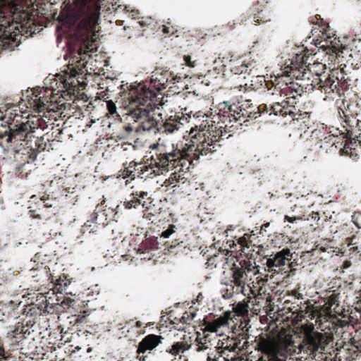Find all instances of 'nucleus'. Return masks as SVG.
<instances>
[{
    "mask_svg": "<svg viewBox=\"0 0 361 361\" xmlns=\"http://www.w3.org/2000/svg\"><path fill=\"white\" fill-rule=\"evenodd\" d=\"M130 90L128 94L122 96L130 100H117L114 102V123L119 125L123 121L128 123L120 128H123V135H117L120 139L126 138L133 132L147 131L154 134L159 132L172 133L178 130L183 123L178 116H171L164 122L159 123L155 117L154 110L159 104L156 94L142 86Z\"/></svg>",
    "mask_w": 361,
    "mask_h": 361,
    "instance_id": "nucleus-1",
    "label": "nucleus"
},
{
    "mask_svg": "<svg viewBox=\"0 0 361 361\" xmlns=\"http://www.w3.org/2000/svg\"><path fill=\"white\" fill-rule=\"evenodd\" d=\"M99 16V8L85 15L78 23L73 32L76 40L80 43L78 55L72 59L68 70L56 75V85L61 96H72L78 93L82 82L79 80L80 75L87 73V66L92 64V54L97 51L99 36L97 27Z\"/></svg>",
    "mask_w": 361,
    "mask_h": 361,
    "instance_id": "nucleus-2",
    "label": "nucleus"
},
{
    "mask_svg": "<svg viewBox=\"0 0 361 361\" xmlns=\"http://www.w3.org/2000/svg\"><path fill=\"white\" fill-rule=\"evenodd\" d=\"M214 121L206 117L200 123L195 124L188 132L190 140L184 146L178 148L173 147L171 152L157 154L154 160L157 168L169 171L180 166V170L188 164L190 165L193 160H198L200 156H206L216 152L221 144L218 143L221 133L216 127Z\"/></svg>",
    "mask_w": 361,
    "mask_h": 361,
    "instance_id": "nucleus-3",
    "label": "nucleus"
},
{
    "mask_svg": "<svg viewBox=\"0 0 361 361\" xmlns=\"http://www.w3.org/2000/svg\"><path fill=\"white\" fill-rule=\"evenodd\" d=\"M39 96V98L34 100V109L40 113L45 109L43 115H35L27 118L26 122L20 123H10L8 131L6 130L0 134L1 144L6 143V147H11L19 152L22 150L19 147L22 146L24 152L23 154H27L28 159L34 161L39 152L44 151L47 147V143L50 142L47 138L45 140L44 135H35L38 129L44 130L49 125L54 124L50 118L51 112L56 113L54 109L47 107V103L55 102L54 97L49 99Z\"/></svg>",
    "mask_w": 361,
    "mask_h": 361,
    "instance_id": "nucleus-4",
    "label": "nucleus"
},
{
    "mask_svg": "<svg viewBox=\"0 0 361 361\" xmlns=\"http://www.w3.org/2000/svg\"><path fill=\"white\" fill-rule=\"evenodd\" d=\"M217 109L218 113L216 115L211 116L204 114L202 120H206V117H208L215 121L213 124L219 128L221 133V137L218 140L219 144L221 140H224L227 132H234L243 123L259 116L257 106L253 105L251 100L249 99L238 102V104L223 102L219 104Z\"/></svg>",
    "mask_w": 361,
    "mask_h": 361,
    "instance_id": "nucleus-5",
    "label": "nucleus"
},
{
    "mask_svg": "<svg viewBox=\"0 0 361 361\" xmlns=\"http://www.w3.org/2000/svg\"><path fill=\"white\" fill-rule=\"evenodd\" d=\"M303 338L302 341L295 342L291 335L275 338L268 334L261 333L262 337L272 343H279L281 341L289 342L291 348L295 349V355L304 352L309 355L315 356L317 353H322L326 348L328 342L325 334L314 330L313 326H302Z\"/></svg>",
    "mask_w": 361,
    "mask_h": 361,
    "instance_id": "nucleus-6",
    "label": "nucleus"
},
{
    "mask_svg": "<svg viewBox=\"0 0 361 361\" xmlns=\"http://www.w3.org/2000/svg\"><path fill=\"white\" fill-rule=\"evenodd\" d=\"M310 22L317 25L312 30V35H317L315 44L320 45L319 48L325 52L324 61L330 63L336 62V59L342 56L345 47L341 42L339 37H335L331 32L329 23H326L320 16H314L310 18Z\"/></svg>",
    "mask_w": 361,
    "mask_h": 361,
    "instance_id": "nucleus-7",
    "label": "nucleus"
},
{
    "mask_svg": "<svg viewBox=\"0 0 361 361\" xmlns=\"http://www.w3.org/2000/svg\"><path fill=\"white\" fill-rule=\"evenodd\" d=\"M252 345L255 350L260 353L256 361H297L294 357L295 349L286 341L277 344L258 335L255 337Z\"/></svg>",
    "mask_w": 361,
    "mask_h": 361,
    "instance_id": "nucleus-8",
    "label": "nucleus"
},
{
    "mask_svg": "<svg viewBox=\"0 0 361 361\" xmlns=\"http://www.w3.org/2000/svg\"><path fill=\"white\" fill-rule=\"evenodd\" d=\"M304 54H297L290 63L285 67L283 74L288 77H325L326 65L321 62H308L309 50Z\"/></svg>",
    "mask_w": 361,
    "mask_h": 361,
    "instance_id": "nucleus-9",
    "label": "nucleus"
},
{
    "mask_svg": "<svg viewBox=\"0 0 361 361\" xmlns=\"http://www.w3.org/2000/svg\"><path fill=\"white\" fill-rule=\"evenodd\" d=\"M255 267L250 260L237 259L231 268L233 279L230 281L231 289L226 290V293L224 294V298H229L233 293H242L245 295V286L247 279V273L252 271Z\"/></svg>",
    "mask_w": 361,
    "mask_h": 361,
    "instance_id": "nucleus-10",
    "label": "nucleus"
},
{
    "mask_svg": "<svg viewBox=\"0 0 361 361\" xmlns=\"http://www.w3.org/2000/svg\"><path fill=\"white\" fill-rule=\"evenodd\" d=\"M169 77H171V72L169 71H162L161 73H155L150 80L149 86L147 87L146 85L143 83H138L136 85L130 84L128 85V83L126 84H121L118 87L120 89V92H118L119 96L116 98V100H130L128 97L125 98L126 97L121 96L124 94H128L132 89H137L139 88L138 86H142L145 90H149L150 91H152L156 95L157 93L154 92L153 89L155 90L160 92L164 89H166L168 87V80ZM157 99V97H156Z\"/></svg>",
    "mask_w": 361,
    "mask_h": 361,
    "instance_id": "nucleus-11",
    "label": "nucleus"
},
{
    "mask_svg": "<svg viewBox=\"0 0 361 361\" xmlns=\"http://www.w3.org/2000/svg\"><path fill=\"white\" fill-rule=\"evenodd\" d=\"M334 75L343 92L349 88L361 87V68L360 67L344 65L341 68H333L332 77Z\"/></svg>",
    "mask_w": 361,
    "mask_h": 361,
    "instance_id": "nucleus-12",
    "label": "nucleus"
},
{
    "mask_svg": "<svg viewBox=\"0 0 361 361\" xmlns=\"http://www.w3.org/2000/svg\"><path fill=\"white\" fill-rule=\"evenodd\" d=\"M246 343V341L242 343V339L238 336H226L219 341L217 348L226 361H236L239 358L238 351L241 350Z\"/></svg>",
    "mask_w": 361,
    "mask_h": 361,
    "instance_id": "nucleus-13",
    "label": "nucleus"
},
{
    "mask_svg": "<svg viewBox=\"0 0 361 361\" xmlns=\"http://www.w3.org/2000/svg\"><path fill=\"white\" fill-rule=\"evenodd\" d=\"M152 165V163L147 164V163L138 164L132 161L129 164L128 166H124L123 169H121L118 171L116 178H122L125 179L127 177H132V179H134L135 176L142 179L147 178L156 173L154 168ZM123 166H125L124 164Z\"/></svg>",
    "mask_w": 361,
    "mask_h": 361,
    "instance_id": "nucleus-14",
    "label": "nucleus"
},
{
    "mask_svg": "<svg viewBox=\"0 0 361 361\" xmlns=\"http://www.w3.org/2000/svg\"><path fill=\"white\" fill-rule=\"evenodd\" d=\"M259 82L260 85H262V82L265 83V85L267 87L269 91H271L272 88H274V91L271 92V94H277L276 92L282 93L284 96L286 97V100H291L293 98L295 99V101H298V96H301L302 94V89H300L298 87H295L296 84L293 82H290L289 84L286 83L284 87H277V85H274V83H271V87H269L268 84L266 82L265 78L263 76H256L255 80H251L250 86H252L253 90H257L259 88L258 86L255 85L253 82Z\"/></svg>",
    "mask_w": 361,
    "mask_h": 361,
    "instance_id": "nucleus-15",
    "label": "nucleus"
},
{
    "mask_svg": "<svg viewBox=\"0 0 361 361\" xmlns=\"http://www.w3.org/2000/svg\"><path fill=\"white\" fill-rule=\"evenodd\" d=\"M0 23V41L4 49H13L17 47L21 38L20 31L13 23L4 20Z\"/></svg>",
    "mask_w": 361,
    "mask_h": 361,
    "instance_id": "nucleus-16",
    "label": "nucleus"
},
{
    "mask_svg": "<svg viewBox=\"0 0 361 361\" xmlns=\"http://www.w3.org/2000/svg\"><path fill=\"white\" fill-rule=\"evenodd\" d=\"M293 255L288 248H284L276 252L273 257L267 258L265 265L268 271L273 273H279L285 269L287 262L292 259Z\"/></svg>",
    "mask_w": 361,
    "mask_h": 361,
    "instance_id": "nucleus-17",
    "label": "nucleus"
},
{
    "mask_svg": "<svg viewBox=\"0 0 361 361\" xmlns=\"http://www.w3.org/2000/svg\"><path fill=\"white\" fill-rule=\"evenodd\" d=\"M333 69L331 70L330 73L328 75H325V77L318 78L316 77L312 82H315L317 85V90L324 92L326 96H329L331 93L336 92L339 96L343 94V90H341L340 84L338 83V80L336 77H332Z\"/></svg>",
    "mask_w": 361,
    "mask_h": 361,
    "instance_id": "nucleus-18",
    "label": "nucleus"
},
{
    "mask_svg": "<svg viewBox=\"0 0 361 361\" xmlns=\"http://www.w3.org/2000/svg\"><path fill=\"white\" fill-rule=\"evenodd\" d=\"M163 337L155 334H149L146 336L138 344L137 353V357L142 361H146L147 355L145 354L148 351H150L155 348L159 343H161Z\"/></svg>",
    "mask_w": 361,
    "mask_h": 361,
    "instance_id": "nucleus-19",
    "label": "nucleus"
},
{
    "mask_svg": "<svg viewBox=\"0 0 361 361\" xmlns=\"http://www.w3.org/2000/svg\"><path fill=\"white\" fill-rule=\"evenodd\" d=\"M231 315H233L231 312H225L222 316L207 323L205 330L210 332H217L221 327L229 326L231 323H234Z\"/></svg>",
    "mask_w": 361,
    "mask_h": 361,
    "instance_id": "nucleus-20",
    "label": "nucleus"
},
{
    "mask_svg": "<svg viewBox=\"0 0 361 361\" xmlns=\"http://www.w3.org/2000/svg\"><path fill=\"white\" fill-rule=\"evenodd\" d=\"M29 214L33 219H38L43 221H48L53 215H55L53 207L49 208H39L36 204H29Z\"/></svg>",
    "mask_w": 361,
    "mask_h": 361,
    "instance_id": "nucleus-21",
    "label": "nucleus"
},
{
    "mask_svg": "<svg viewBox=\"0 0 361 361\" xmlns=\"http://www.w3.org/2000/svg\"><path fill=\"white\" fill-rule=\"evenodd\" d=\"M357 146L361 147V133H359L357 135H354V137H351L350 142L345 144L343 151L344 153L353 157L354 160H357V154L355 152L356 149L355 147Z\"/></svg>",
    "mask_w": 361,
    "mask_h": 361,
    "instance_id": "nucleus-22",
    "label": "nucleus"
},
{
    "mask_svg": "<svg viewBox=\"0 0 361 361\" xmlns=\"http://www.w3.org/2000/svg\"><path fill=\"white\" fill-rule=\"evenodd\" d=\"M249 305L248 301H243L238 302L234 307L233 311L231 312L232 314L231 317H233V320H238V318H249L248 312H249Z\"/></svg>",
    "mask_w": 361,
    "mask_h": 361,
    "instance_id": "nucleus-23",
    "label": "nucleus"
},
{
    "mask_svg": "<svg viewBox=\"0 0 361 361\" xmlns=\"http://www.w3.org/2000/svg\"><path fill=\"white\" fill-rule=\"evenodd\" d=\"M231 72L235 75L249 73V65L241 60H231L228 64Z\"/></svg>",
    "mask_w": 361,
    "mask_h": 361,
    "instance_id": "nucleus-24",
    "label": "nucleus"
},
{
    "mask_svg": "<svg viewBox=\"0 0 361 361\" xmlns=\"http://www.w3.org/2000/svg\"><path fill=\"white\" fill-rule=\"evenodd\" d=\"M297 80L300 81V82L296 83V86L302 89V92L304 90L306 92H310L317 89V85L315 82H312V80H314L316 77H294Z\"/></svg>",
    "mask_w": 361,
    "mask_h": 361,
    "instance_id": "nucleus-25",
    "label": "nucleus"
},
{
    "mask_svg": "<svg viewBox=\"0 0 361 361\" xmlns=\"http://www.w3.org/2000/svg\"><path fill=\"white\" fill-rule=\"evenodd\" d=\"M54 276L51 277V282L54 283V289L56 290L58 293L66 292V293H69L68 292V286L71 283V280L67 278L65 274H63L59 277V279H56V281H54Z\"/></svg>",
    "mask_w": 361,
    "mask_h": 361,
    "instance_id": "nucleus-26",
    "label": "nucleus"
},
{
    "mask_svg": "<svg viewBox=\"0 0 361 361\" xmlns=\"http://www.w3.org/2000/svg\"><path fill=\"white\" fill-rule=\"evenodd\" d=\"M52 200H50L49 196L46 197L43 195L41 197H38L37 195H33L30 197L29 200V204H36L37 207L39 208H52V204L50 202Z\"/></svg>",
    "mask_w": 361,
    "mask_h": 361,
    "instance_id": "nucleus-27",
    "label": "nucleus"
},
{
    "mask_svg": "<svg viewBox=\"0 0 361 361\" xmlns=\"http://www.w3.org/2000/svg\"><path fill=\"white\" fill-rule=\"evenodd\" d=\"M298 101H295V99L291 100H283L282 102L283 106H284V109H283L282 114L281 116H286L287 115L293 116L296 114V111L298 110L295 105L298 104Z\"/></svg>",
    "mask_w": 361,
    "mask_h": 361,
    "instance_id": "nucleus-28",
    "label": "nucleus"
},
{
    "mask_svg": "<svg viewBox=\"0 0 361 361\" xmlns=\"http://www.w3.org/2000/svg\"><path fill=\"white\" fill-rule=\"evenodd\" d=\"M132 195L133 197L130 201L132 204L135 205L133 208H137L143 200H146L150 197L149 193L145 191H136L135 192H133Z\"/></svg>",
    "mask_w": 361,
    "mask_h": 361,
    "instance_id": "nucleus-29",
    "label": "nucleus"
},
{
    "mask_svg": "<svg viewBox=\"0 0 361 361\" xmlns=\"http://www.w3.org/2000/svg\"><path fill=\"white\" fill-rule=\"evenodd\" d=\"M305 311L306 317L311 319L314 318L319 319L322 317L320 308L310 303L306 305Z\"/></svg>",
    "mask_w": 361,
    "mask_h": 361,
    "instance_id": "nucleus-30",
    "label": "nucleus"
},
{
    "mask_svg": "<svg viewBox=\"0 0 361 361\" xmlns=\"http://www.w3.org/2000/svg\"><path fill=\"white\" fill-rule=\"evenodd\" d=\"M111 91L107 87L105 90H102L100 92H98V97L100 99H103L106 102L107 109L109 111V114L110 115H113V101L110 99L111 97Z\"/></svg>",
    "mask_w": 361,
    "mask_h": 361,
    "instance_id": "nucleus-31",
    "label": "nucleus"
},
{
    "mask_svg": "<svg viewBox=\"0 0 361 361\" xmlns=\"http://www.w3.org/2000/svg\"><path fill=\"white\" fill-rule=\"evenodd\" d=\"M190 348V345H188L185 342H176L170 348L167 352L171 353L173 355H178L180 353H184L185 350H188Z\"/></svg>",
    "mask_w": 361,
    "mask_h": 361,
    "instance_id": "nucleus-32",
    "label": "nucleus"
},
{
    "mask_svg": "<svg viewBox=\"0 0 361 361\" xmlns=\"http://www.w3.org/2000/svg\"><path fill=\"white\" fill-rule=\"evenodd\" d=\"M250 322L249 318H238V320H234L233 325L231 328L236 329V326H238V329L242 331L243 334L245 333L248 331V324Z\"/></svg>",
    "mask_w": 361,
    "mask_h": 361,
    "instance_id": "nucleus-33",
    "label": "nucleus"
},
{
    "mask_svg": "<svg viewBox=\"0 0 361 361\" xmlns=\"http://www.w3.org/2000/svg\"><path fill=\"white\" fill-rule=\"evenodd\" d=\"M338 293H336L335 291L328 297V300L326 302L327 307L326 310L327 313L331 312V310L334 306H338Z\"/></svg>",
    "mask_w": 361,
    "mask_h": 361,
    "instance_id": "nucleus-34",
    "label": "nucleus"
},
{
    "mask_svg": "<svg viewBox=\"0 0 361 361\" xmlns=\"http://www.w3.org/2000/svg\"><path fill=\"white\" fill-rule=\"evenodd\" d=\"M133 207H135V205L132 204L130 200L124 202L123 203H121L118 204L116 207L114 209V216H118V217H119V214H121V215H123V212H126V210L127 209L133 208Z\"/></svg>",
    "mask_w": 361,
    "mask_h": 361,
    "instance_id": "nucleus-35",
    "label": "nucleus"
},
{
    "mask_svg": "<svg viewBox=\"0 0 361 361\" xmlns=\"http://www.w3.org/2000/svg\"><path fill=\"white\" fill-rule=\"evenodd\" d=\"M283 109L284 106H283L282 102L270 104L269 110H271V111L269 115L281 116Z\"/></svg>",
    "mask_w": 361,
    "mask_h": 361,
    "instance_id": "nucleus-36",
    "label": "nucleus"
},
{
    "mask_svg": "<svg viewBox=\"0 0 361 361\" xmlns=\"http://www.w3.org/2000/svg\"><path fill=\"white\" fill-rule=\"evenodd\" d=\"M184 178H180V176H177L176 173H172L169 179H166L164 182V185L169 186L173 185L172 188L178 187V185L176 184L177 182H180L181 180H183Z\"/></svg>",
    "mask_w": 361,
    "mask_h": 361,
    "instance_id": "nucleus-37",
    "label": "nucleus"
},
{
    "mask_svg": "<svg viewBox=\"0 0 361 361\" xmlns=\"http://www.w3.org/2000/svg\"><path fill=\"white\" fill-rule=\"evenodd\" d=\"M156 211L153 208L152 209H144L142 218L147 221L154 223L156 220Z\"/></svg>",
    "mask_w": 361,
    "mask_h": 361,
    "instance_id": "nucleus-38",
    "label": "nucleus"
},
{
    "mask_svg": "<svg viewBox=\"0 0 361 361\" xmlns=\"http://www.w3.org/2000/svg\"><path fill=\"white\" fill-rule=\"evenodd\" d=\"M195 316L196 313L193 311L185 312L180 321L183 324H190Z\"/></svg>",
    "mask_w": 361,
    "mask_h": 361,
    "instance_id": "nucleus-39",
    "label": "nucleus"
},
{
    "mask_svg": "<svg viewBox=\"0 0 361 361\" xmlns=\"http://www.w3.org/2000/svg\"><path fill=\"white\" fill-rule=\"evenodd\" d=\"M304 217H305V215L302 214V212H300V213L296 212L295 214L293 215L292 216L285 215L284 220L287 221L291 224H293L297 220H302V219L309 220V217H307V219H305Z\"/></svg>",
    "mask_w": 361,
    "mask_h": 361,
    "instance_id": "nucleus-40",
    "label": "nucleus"
},
{
    "mask_svg": "<svg viewBox=\"0 0 361 361\" xmlns=\"http://www.w3.org/2000/svg\"><path fill=\"white\" fill-rule=\"evenodd\" d=\"M254 20L257 23L260 24L269 20V19L267 18V16L264 13V11L262 10L259 11L257 13L255 14Z\"/></svg>",
    "mask_w": 361,
    "mask_h": 361,
    "instance_id": "nucleus-41",
    "label": "nucleus"
},
{
    "mask_svg": "<svg viewBox=\"0 0 361 361\" xmlns=\"http://www.w3.org/2000/svg\"><path fill=\"white\" fill-rule=\"evenodd\" d=\"M91 223L92 222L90 221H87V222L82 226L80 232L82 233V234L83 235H85L87 237L92 233H94V231H93L94 228H91V226H92Z\"/></svg>",
    "mask_w": 361,
    "mask_h": 361,
    "instance_id": "nucleus-42",
    "label": "nucleus"
},
{
    "mask_svg": "<svg viewBox=\"0 0 361 361\" xmlns=\"http://www.w3.org/2000/svg\"><path fill=\"white\" fill-rule=\"evenodd\" d=\"M248 239H249V236L247 235H244L243 236L240 237L237 240L238 243L240 245V251L243 252L244 247H249V244H250V241Z\"/></svg>",
    "mask_w": 361,
    "mask_h": 361,
    "instance_id": "nucleus-43",
    "label": "nucleus"
},
{
    "mask_svg": "<svg viewBox=\"0 0 361 361\" xmlns=\"http://www.w3.org/2000/svg\"><path fill=\"white\" fill-rule=\"evenodd\" d=\"M270 104L268 105L267 104H262L259 106H257L258 111H259V116L262 114H267L269 115V113L271 110H269Z\"/></svg>",
    "mask_w": 361,
    "mask_h": 361,
    "instance_id": "nucleus-44",
    "label": "nucleus"
},
{
    "mask_svg": "<svg viewBox=\"0 0 361 361\" xmlns=\"http://www.w3.org/2000/svg\"><path fill=\"white\" fill-rule=\"evenodd\" d=\"M353 221L355 226L361 228V212H355L352 216Z\"/></svg>",
    "mask_w": 361,
    "mask_h": 361,
    "instance_id": "nucleus-45",
    "label": "nucleus"
},
{
    "mask_svg": "<svg viewBox=\"0 0 361 361\" xmlns=\"http://www.w3.org/2000/svg\"><path fill=\"white\" fill-rule=\"evenodd\" d=\"M176 226L171 224L169 227L162 232L161 237H164L165 238H169L171 234L175 233Z\"/></svg>",
    "mask_w": 361,
    "mask_h": 361,
    "instance_id": "nucleus-46",
    "label": "nucleus"
},
{
    "mask_svg": "<svg viewBox=\"0 0 361 361\" xmlns=\"http://www.w3.org/2000/svg\"><path fill=\"white\" fill-rule=\"evenodd\" d=\"M219 258V255H214L213 256H212L211 257H209L208 259H207V264L208 266H212V267H216L217 266V264H218V259Z\"/></svg>",
    "mask_w": 361,
    "mask_h": 361,
    "instance_id": "nucleus-47",
    "label": "nucleus"
},
{
    "mask_svg": "<svg viewBox=\"0 0 361 361\" xmlns=\"http://www.w3.org/2000/svg\"><path fill=\"white\" fill-rule=\"evenodd\" d=\"M176 31V30L175 29V27L173 26L170 25V23H167V25H163L162 32L164 34L171 35V34H173Z\"/></svg>",
    "mask_w": 361,
    "mask_h": 361,
    "instance_id": "nucleus-48",
    "label": "nucleus"
},
{
    "mask_svg": "<svg viewBox=\"0 0 361 361\" xmlns=\"http://www.w3.org/2000/svg\"><path fill=\"white\" fill-rule=\"evenodd\" d=\"M153 200L152 198L150 197L149 198H148L147 200H143L142 202V203L140 204L142 207L145 209H152V206L154 207V204H153Z\"/></svg>",
    "mask_w": 361,
    "mask_h": 361,
    "instance_id": "nucleus-49",
    "label": "nucleus"
},
{
    "mask_svg": "<svg viewBox=\"0 0 361 361\" xmlns=\"http://www.w3.org/2000/svg\"><path fill=\"white\" fill-rule=\"evenodd\" d=\"M183 60L185 61V63L186 66L190 67V68H194L196 66V63H197V61H192V58L189 55H185L184 57H183Z\"/></svg>",
    "mask_w": 361,
    "mask_h": 361,
    "instance_id": "nucleus-50",
    "label": "nucleus"
},
{
    "mask_svg": "<svg viewBox=\"0 0 361 361\" xmlns=\"http://www.w3.org/2000/svg\"><path fill=\"white\" fill-rule=\"evenodd\" d=\"M181 77L180 76H177V75H173L172 74V73L171 72V77H169V80H168V86L169 85H174L176 84V82H178L181 80Z\"/></svg>",
    "mask_w": 361,
    "mask_h": 361,
    "instance_id": "nucleus-51",
    "label": "nucleus"
},
{
    "mask_svg": "<svg viewBox=\"0 0 361 361\" xmlns=\"http://www.w3.org/2000/svg\"><path fill=\"white\" fill-rule=\"evenodd\" d=\"M352 245L350 244L349 246V249H348V251H349V254L350 255H357V254H360L361 252V247H358V246H351Z\"/></svg>",
    "mask_w": 361,
    "mask_h": 361,
    "instance_id": "nucleus-52",
    "label": "nucleus"
},
{
    "mask_svg": "<svg viewBox=\"0 0 361 361\" xmlns=\"http://www.w3.org/2000/svg\"><path fill=\"white\" fill-rule=\"evenodd\" d=\"M290 295L298 300L303 299V295L300 293L299 289L292 290Z\"/></svg>",
    "mask_w": 361,
    "mask_h": 361,
    "instance_id": "nucleus-53",
    "label": "nucleus"
},
{
    "mask_svg": "<svg viewBox=\"0 0 361 361\" xmlns=\"http://www.w3.org/2000/svg\"><path fill=\"white\" fill-rule=\"evenodd\" d=\"M153 23V20L151 18H148L146 20H143V18L139 21V24L142 27L149 26Z\"/></svg>",
    "mask_w": 361,
    "mask_h": 361,
    "instance_id": "nucleus-54",
    "label": "nucleus"
},
{
    "mask_svg": "<svg viewBox=\"0 0 361 361\" xmlns=\"http://www.w3.org/2000/svg\"><path fill=\"white\" fill-rule=\"evenodd\" d=\"M103 157L105 159H110L111 157V149L110 148V145H107L106 149L102 154Z\"/></svg>",
    "mask_w": 361,
    "mask_h": 361,
    "instance_id": "nucleus-55",
    "label": "nucleus"
},
{
    "mask_svg": "<svg viewBox=\"0 0 361 361\" xmlns=\"http://www.w3.org/2000/svg\"><path fill=\"white\" fill-rule=\"evenodd\" d=\"M119 11H126V13H129V10L128 9L127 6H123V8L122 5L118 4L116 6V8H114V16L117 14L119 12Z\"/></svg>",
    "mask_w": 361,
    "mask_h": 361,
    "instance_id": "nucleus-56",
    "label": "nucleus"
},
{
    "mask_svg": "<svg viewBox=\"0 0 361 361\" xmlns=\"http://www.w3.org/2000/svg\"><path fill=\"white\" fill-rule=\"evenodd\" d=\"M85 314L86 312L85 311L82 314L78 315L77 317L75 319V323H82L87 316Z\"/></svg>",
    "mask_w": 361,
    "mask_h": 361,
    "instance_id": "nucleus-57",
    "label": "nucleus"
},
{
    "mask_svg": "<svg viewBox=\"0 0 361 361\" xmlns=\"http://www.w3.org/2000/svg\"><path fill=\"white\" fill-rule=\"evenodd\" d=\"M338 114L339 117H341V118L344 117L345 118V123H348V121H349L348 116L345 114V111H343L342 109H339L338 111Z\"/></svg>",
    "mask_w": 361,
    "mask_h": 361,
    "instance_id": "nucleus-58",
    "label": "nucleus"
},
{
    "mask_svg": "<svg viewBox=\"0 0 361 361\" xmlns=\"http://www.w3.org/2000/svg\"><path fill=\"white\" fill-rule=\"evenodd\" d=\"M36 271L37 270L34 269L30 270L33 277H37L38 276L42 275L43 274H47V271H45V269H43L42 270H39V272L40 273L39 274H37V273H35Z\"/></svg>",
    "mask_w": 361,
    "mask_h": 361,
    "instance_id": "nucleus-59",
    "label": "nucleus"
},
{
    "mask_svg": "<svg viewBox=\"0 0 361 361\" xmlns=\"http://www.w3.org/2000/svg\"><path fill=\"white\" fill-rule=\"evenodd\" d=\"M36 271L37 270L34 269L30 270L33 277H37L38 276L42 275L43 274H47V271H45V269H43L42 270H39V272L40 273L39 274H37V273H35Z\"/></svg>",
    "mask_w": 361,
    "mask_h": 361,
    "instance_id": "nucleus-60",
    "label": "nucleus"
},
{
    "mask_svg": "<svg viewBox=\"0 0 361 361\" xmlns=\"http://www.w3.org/2000/svg\"><path fill=\"white\" fill-rule=\"evenodd\" d=\"M309 216L311 217L312 219L314 220V221H319L320 217H319V212H312L310 215Z\"/></svg>",
    "mask_w": 361,
    "mask_h": 361,
    "instance_id": "nucleus-61",
    "label": "nucleus"
},
{
    "mask_svg": "<svg viewBox=\"0 0 361 361\" xmlns=\"http://www.w3.org/2000/svg\"><path fill=\"white\" fill-rule=\"evenodd\" d=\"M352 265L350 260H345L341 267L342 269H348Z\"/></svg>",
    "mask_w": 361,
    "mask_h": 361,
    "instance_id": "nucleus-62",
    "label": "nucleus"
},
{
    "mask_svg": "<svg viewBox=\"0 0 361 361\" xmlns=\"http://www.w3.org/2000/svg\"><path fill=\"white\" fill-rule=\"evenodd\" d=\"M206 343H202V342H200L197 345H198V348H197V350L200 351V350H203L206 348H207V347L205 345Z\"/></svg>",
    "mask_w": 361,
    "mask_h": 361,
    "instance_id": "nucleus-63",
    "label": "nucleus"
},
{
    "mask_svg": "<svg viewBox=\"0 0 361 361\" xmlns=\"http://www.w3.org/2000/svg\"><path fill=\"white\" fill-rule=\"evenodd\" d=\"M3 359H5L4 350L2 348H0V361Z\"/></svg>",
    "mask_w": 361,
    "mask_h": 361,
    "instance_id": "nucleus-64",
    "label": "nucleus"
}]
</instances>
